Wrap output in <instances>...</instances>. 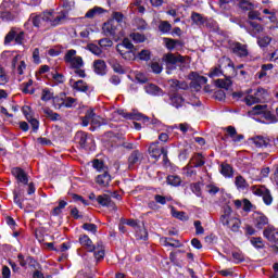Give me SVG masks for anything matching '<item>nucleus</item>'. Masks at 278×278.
Wrapping results in <instances>:
<instances>
[{"instance_id":"obj_3","label":"nucleus","mask_w":278,"mask_h":278,"mask_svg":"<svg viewBox=\"0 0 278 278\" xmlns=\"http://www.w3.org/2000/svg\"><path fill=\"white\" fill-rule=\"evenodd\" d=\"M43 18L48 27H58V25H62V23H64L66 20V12H55L54 10L46 11L43 12Z\"/></svg>"},{"instance_id":"obj_38","label":"nucleus","mask_w":278,"mask_h":278,"mask_svg":"<svg viewBox=\"0 0 278 278\" xmlns=\"http://www.w3.org/2000/svg\"><path fill=\"white\" fill-rule=\"evenodd\" d=\"M167 184L169 186H174V188H177L181 186V177L178 175H169L167 176Z\"/></svg>"},{"instance_id":"obj_25","label":"nucleus","mask_w":278,"mask_h":278,"mask_svg":"<svg viewBox=\"0 0 278 278\" xmlns=\"http://www.w3.org/2000/svg\"><path fill=\"white\" fill-rule=\"evenodd\" d=\"M18 14V11H10L8 9L0 8V18L2 21H14Z\"/></svg>"},{"instance_id":"obj_36","label":"nucleus","mask_w":278,"mask_h":278,"mask_svg":"<svg viewBox=\"0 0 278 278\" xmlns=\"http://www.w3.org/2000/svg\"><path fill=\"white\" fill-rule=\"evenodd\" d=\"M239 8L243 10V12H251V10H255V4H253L251 0H240Z\"/></svg>"},{"instance_id":"obj_1","label":"nucleus","mask_w":278,"mask_h":278,"mask_svg":"<svg viewBox=\"0 0 278 278\" xmlns=\"http://www.w3.org/2000/svg\"><path fill=\"white\" fill-rule=\"evenodd\" d=\"M78 241L86 251L93 253L97 262H101V260L105 257V248H103V243L100 242L97 245L92 244V240L87 235H81Z\"/></svg>"},{"instance_id":"obj_47","label":"nucleus","mask_w":278,"mask_h":278,"mask_svg":"<svg viewBox=\"0 0 278 278\" xmlns=\"http://www.w3.org/2000/svg\"><path fill=\"white\" fill-rule=\"evenodd\" d=\"M110 66L113 68L114 73L123 74L125 70H123V65L116 61V59H111L109 61Z\"/></svg>"},{"instance_id":"obj_48","label":"nucleus","mask_w":278,"mask_h":278,"mask_svg":"<svg viewBox=\"0 0 278 278\" xmlns=\"http://www.w3.org/2000/svg\"><path fill=\"white\" fill-rule=\"evenodd\" d=\"M170 103L174 108H181L184 105V98L176 93L170 97Z\"/></svg>"},{"instance_id":"obj_55","label":"nucleus","mask_w":278,"mask_h":278,"mask_svg":"<svg viewBox=\"0 0 278 278\" xmlns=\"http://www.w3.org/2000/svg\"><path fill=\"white\" fill-rule=\"evenodd\" d=\"M191 21L195 25H203L205 23V18L203 17V15H201L200 13H197V12H193L191 14Z\"/></svg>"},{"instance_id":"obj_15","label":"nucleus","mask_w":278,"mask_h":278,"mask_svg":"<svg viewBox=\"0 0 278 278\" xmlns=\"http://www.w3.org/2000/svg\"><path fill=\"white\" fill-rule=\"evenodd\" d=\"M28 23H31L34 27H48L47 20H45V13L39 15L31 14L28 22L25 24V27H27Z\"/></svg>"},{"instance_id":"obj_29","label":"nucleus","mask_w":278,"mask_h":278,"mask_svg":"<svg viewBox=\"0 0 278 278\" xmlns=\"http://www.w3.org/2000/svg\"><path fill=\"white\" fill-rule=\"evenodd\" d=\"M253 144H255V147H257V149H263V147H268L270 140H268L267 138L265 137H262V136H256V137H253L251 138Z\"/></svg>"},{"instance_id":"obj_14","label":"nucleus","mask_w":278,"mask_h":278,"mask_svg":"<svg viewBox=\"0 0 278 278\" xmlns=\"http://www.w3.org/2000/svg\"><path fill=\"white\" fill-rule=\"evenodd\" d=\"M231 51L238 58H249V47L247 45L235 42L231 45Z\"/></svg>"},{"instance_id":"obj_59","label":"nucleus","mask_w":278,"mask_h":278,"mask_svg":"<svg viewBox=\"0 0 278 278\" xmlns=\"http://www.w3.org/2000/svg\"><path fill=\"white\" fill-rule=\"evenodd\" d=\"M174 129H179L182 134H188V131H192V127L188 123L175 125Z\"/></svg>"},{"instance_id":"obj_50","label":"nucleus","mask_w":278,"mask_h":278,"mask_svg":"<svg viewBox=\"0 0 278 278\" xmlns=\"http://www.w3.org/2000/svg\"><path fill=\"white\" fill-rule=\"evenodd\" d=\"M16 38V28H12L4 37V45H12Z\"/></svg>"},{"instance_id":"obj_51","label":"nucleus","mask_w":278,"mask_h":278,"mask_svg":"<svg viewBox=\"0 0 278 278\" xmlns=\"http://www.w3.org/2000/svg\"><path fill=\"white\" fill-rule=\"evenodd\" d=\"M182 175L186 177H197V170L194 166L190 165V163L182 168Z\"/></svg>"},{"instance_id":"obj_39","label":"nucleus","mask_w":278,"mask_h":278,"mask_svg":"<svg viewBox=\"0 0 278 278\" xmlns=\"http://www.w3.org/2000/svg\"><path fill=\"white\" fill-rule=\"evenodd\" d=\"M163 244H164V247H173L174 249H179V247H181V242H179V240L173 239V238H164Z\"/></svg>"},{"instance_id":"obj_24","label":"nucleus","mask_w":278,"mask_h":278,"mask_svg":"<svg viewBox=\"0 0 278 278\" xmlns=\"http://www.w3.org/2000/svg\"><path fill=\"white\" fill-rule=\"evenodd\" d=\"M144 90L147 94H151L152 97H161V94H164V91L157 85L148 84L144 86Z\"/></svg>"},{"instance_id":"obj_31","label":"nucleus","mask_w":278,"mask_h":278,"mask_svg":"<svg viewBox=\"0 0 278 278\" xmlns=\"http://www.w3.org/2000/svg\"><path fill=\"white\" fill-rule=\"evenodd\" d=\"M235 186L237 190H239V192H242L243 190H247V188H249V182L247 181V179H244V177L237 176L235 178Z\"/></svg>"},{"instance_id":"obj_57","label":"nucleus","mask_w":278,"mask_h":278,"mask_svg":"<svg viewBox=\"0 0 278 278\" xmlns=\"http://www.w3.org/2000/svg\"><path fill=\"white\" fill-rule=\"evenodd\" d=\"M25 42V31L15 28V45H23Z\"/></svg>"},{"instance_id":"obj_46","label":"nucleus","mask_w":278,"mask_h":278,"mask_svg":"<svg viewBox=\"0 0 278 278\" xmlns=\"http://www.w3.org/2000/svg\"><path fill=\"white\" fill-rule=\"evenodd\" d=\"M170 86L176 90H188V83L186 81H179L177 79H173L170 80Z\"/></svg>"},{"instance_id":"obj_63","label":"nucleus","mask_w":278,"mask_h":278,"mask_svg":"<svg viewBox=\"0 0 278 278\" xmlns=\"http://www.w3.org/2000/svg\"><path fill=\"white\" fill-rule=\"evenodd\" d=\"M207 75L211 79H214V77H220V75H223V70H220V67H213Z\"/></svg>"},{"instance_id":"obj_18","label":"nucleus","mask_w":278,"mask_h":278,"mask_svg":"<svg viewBox=\"0 0 278 278\" xmlns=\"http://www.w3.org/2000/svg\"><path fill=\"white\" fill-rule=\"evenodd\" d=\"M12 175L15 176V178L17 179V181H20V184H24V186H27V184H29V178L27 177V173H25L23 168L14 167L12 169Z\"/></svg>"},{"instance_id":"obj_64","label":"nucleus","mask_w":278,"mask_h":278,"mask_svg":"<svg viewBox=\"0 0 278 278\" xmlns=\"http://www.w3.org/2000/svg\"><path fill=\"white\" fill-rule=\"evenodd\" d=\"M154 200H155V202L159 203L160 205H166V202H167V201H173L172 198L164 197V195H160V194L154 195Z\"/></svg>"},{"instance_id":"obj_17","label":"nucleus","mask_w":278,"mask_h":278,"mask_svg":"<svg viewBox=\"0 0 278 278\" xmlns=\"http://www.w3.org/2000/svg\"><path fill=\"white\" fill-rule=\"evenodd\" d=\"M248 31L250 36L256 37L264 31V26L257 22L248 21Z\"/></svg>"},{"instance_id":"obj_13","label":"nucleus","mask_w":278,"mask_h":278,"mask_svg":"<svg viewBox=\"0 0 278 278\" xmlns=\"http://www.w3.org/2000/svg\"><path fill=\"white\" fill-rule=\"evenodd\" d=\"M263 236L268 242H271V244H278V228L267 226L263 231Z\"/></svg>"},{"instance_id":"obj_6","label":"nucleus","mask_w":278,"mask_h":278,"mask_svg":"<svg viewBox=\"0 0 278 278\" xmlns=\"http://www.w3.org/2000/svg\"><path fill=\"white\" fill-rule=\"evenodd\" d=\"M117 52L124 58V60H134L136 54L134 53V43L126 38L122 43L116 47Z\"/></svg>"},{"instance_id":"obj_28","label":"nucleus","mask_w":278,"mask_h":278,"mask_svg":"<svg viewBox=\"0 0 278 278\" xmlns=\"http://www.w3.org/2000/svg\"><path fill=\"white\" fill-rule=\"evenodd\" d=\"M0 9L2 10H10L12 12H18V3L16 0H3Z\"/></svg>"},{"instance_id":"obj_12","label":"nucleus","mask_w":278,"mask_h":278,"mask_svg":"<svg viewBox=\"0 0 278 278\" xmlns=\"http://www.w3.org/2000/svg\"><path fill=\"white\" fill-rule=\"evenodd\" d=\"M160 142H154L152 144H150L149 147V153L150 156L153 157L154 160H157L159 157H162V155L165 157L166 160V155L168 154V149L166 148H160Z\"/></svg>"},{"instance_id":"obj_40","label":"nucleus","mask_w":278,"mask_h":278,"mask_svg":"<svg viewBox=\"0 0 278 278\" xmlns=\"http://www.w3.org/2000/svg\"><path fill=\"white\" fill-rule=\"evenodd\" d=\"M92 167L98 170V173H105L108 172V166L103 163V161H100L98 159L93 160Z\"/></svg>"},{"instance_id":"obj_33","label":"nucleus","mask_w":278,"mask_h":278,"mask_svg":"<svg viewBox=\"0 0 278 278\" xmlns=\"http://www.w3.org/2000/svg\"><path fill=\"white\" fill-rule=\"evenodd\" d=\"M254 94H255L256 101H258V103H264V101H266L268 99V91L262 87H258Z\"/></svg>"},{"instance_id":"obj_22","label":"nucleus","mask_w":278,"mask_h":278,"mask_svg":"<svg viewBox=\"0 0 278 278\" xmlns=\"http://www.w3.org/2000/svg\"><path fill=\"white\" fill-rule=\"evenodd\" d=\"M70 85L73 88V90H76L77 92H86L89 90L88 84L84 80H70Z\"/></svg>"},{"instance_id":"obj_41","label":"nucleus","mask_w":278,"mask_h":278,"mask_svg":"<svg viewBox=\"0 0 278 278\" xmlns=\"http://www.w3.org/2000/svg\"><path fill=\"white\" fill-rule=\"evenodd\" d=\"M266 108V105L257 104L250 111V114H252V116H264Z\"/></svg>"},{"instance_id":"obj_16","label":"nucleus","mask_w":278,"mask_h":278,"mask_svg":"<svg viewBox=\"0 0 278 278\" xmlns=\"http://www.w3.org/2000/svg\"><path fill=\"white\" fill-rule=\"evenodd\" d=\"M24 195L25 189L22 188L21 186L16 187L13 191V201L21 210H23V201H25V198H23Z\"/></svg>"},{"instance_id":"obj_53","label":"nucleus","mask_w":278,"mask_h":278,"mask_svg":"<svg viewBox=\"0 0 278 278\" xmlns=\"http://www.w3.org/2000/svg\"><path fill=\"white\" fill-rule=\"evenodd\" d=\"M270 42H273V38H270L268 36H263V37L257 38V45H258V47H261V49L268 47V45H270Z\"/></svg>"},{"instance_id":"obj_9","label":"nucleus","mask_w":278,"mask_h":278,"mask_svg":"<svg viewBox=\"0 0 278 278\" xmlns=\"http://www.w3.org/2000/svg\"><path fill=\"white\" fill-rule=\"evenodd\" d=\"M252 193H254L255 197H262L265 205H273V194H270V190H268L266 187L253 186Z\"/></svg>"},{"instance_id":"obj_8","label":"nucleus","mask_w":278,"mask_h":278,"mask_svg":"<svg viewBox=\"0 0 278 278\" xmlns=\"http://www.w3.org/2000/svg\"><path fill=\"white\" fill-rule=\"evenodd\" d=\"M11 66L13 68L14 75H17V81H23V77L21 76L25 74L27 64H25V61L21 60V55H15L13 58Z\"/></svg>"},{"instance_id":"obj_43","label":"nucleus","mask_w":278,"mask_h":278,"mask_svg":"<svg viewBox=\"0 0 278 278\" xmlns=\"http://www.w3.org/2000/svg\"><path fill=\"white\" fill-rule=\"evenodd\" d=\"M220 174L224 177H233V168L229 164H222Z\"/></svg>"},{"instance_id":"obj_54","label":"nucleus","mask_w":278,"mask_h":278,"mask_svg":"<svg viewBox=\"0 0 278 278\" xmlns=\"http://www.w3.org/2000/svg\"><path fill=\"white\" fill-rule=\"evenodd\" d=\"M170 29H173V25L166 21H162L159 25V30L162 34H170Z\"/></svg>"},{"instance_id":"obj_60","label":"nucleus","mask_w":278,"mask_h":278,"mask_svg":"<svg viewBox=\"0 0 278 278\" xmlns=\"http://www.w3.org/2000/svg\"><path fill=\"white\" fill-rule=\"evenodd\" d=\"M262 13H260V11H255V10H250V12L248 13V18L250 21H263V18L261 17Z\"/></svg>"},{"instance_id":"obj_11","label":"nucleus","mask_w":278,"mask_h":278,"mask_svg":"<svg viewBox=\"0 0 278 278\" xmlns=\"http://www.w3.org/2000/svg\"><path fill=\"white\" fill-rule=\"evenodd\" d=\"M189 79H191V86L194 90H201V86L207 84V77L201 76L197 72H191L189 74Z\"/></svg>"},{"instance_id":"obj_35","label":"nucleus","mask_w":278,"mask_h":278,"mask_svg":"<svg viewBox=\"0 0 278 278\" xmlns=\"http://www.w3.org/2000/svg\"><path fill=\"white\" fill-rule=\"evenodd\" d=\"M42 112L46 115V118H50V121H60V114L53 112L49 106L42 108Z\"/></svg>"},{"instance_id":"obj_7","label":"nucleus","mask_w":278,"mask_h":278,"mask_svg":"<svg viewBox=\"0 0 278 278\" xmlns=\"http://www.w3.org/2000/svg\"><path fill=\"white\" fill-rule=\"evenodd\" d=\"M163 62H165L166 68H168V71H175L179 64H184V62H186V58L181 54L167 53L164 54Z\"/></svg>"},{"instance_id":"obj_44","label":"nucleus","mask_w":278,"mask_h":278,"mask_svg":"<svg viewBox=\"0 0 278 278\" xmlns=\"http://www.w3.org/2000/svg\"><path fill=\"white\" fill-rule=\"evenodd\" d=\"M97 202L99 205H102V207H108L110 203H112V198L108 194L98 195Z\"/></svg>"},{"instance_id":"obj_4","label":"nucleus","mask_w":278,"mask_h":278,"mask_svg":"<svg viewBox=\"0 0 278 278\" xmlns=\"http://www.w3.org/2000/svg\"><path fill=\"white\" fill-rule=\"evenodd\" d=\"M83 127H88L91 125V131H94L97 127H101L103 125V117L94 114V111L89 110L86 112V115L81 117Z\"/></svg>"},{"instance_id":"obj_56","label":"nucleus","mask_w":278,"mask_h":278,"mask_svg":"<svg viewBox=\"0 0 278 278\" xmlns=\"http://www.w3.org/2000/svg\"><path fill=\"white\" fill-rule=\"evenodd\" d=\"M134 25L139 30H144L148 27L147 22L144 20L140 18V17H137V18L134 20Z\"/></svg>"},{"instance_id":"obj_62","label":"nucleus","mask_w":278,"mask_h":278,"mask_svg":"<svg viewBox=\"0 0 278 278\" xmlns=\"http://www.w3.org/2000/svg\"><path fill=\"white\" fill-rule=\"evenodd\" d=\"M130 38L131 40H134L136 43L138 42H144V40H147V38L144 37V35L140 34V33H131L130 34Z\"/></svg>"},{"instance_id":"obj_52","label":"nucleus","mask_w":278,"mask_h":278,"mask_svg":"<svg viewBox=\"0 0 278 278\" xmlns=\"http://www.w3.org/2000/svg\"><path fill=\"white\" fill-rule=\"evenodd\" d=\"M250 242L254 249H264V239L262 237H252Z\"/></svg>"},{"instance_id":"obj_32","label":"nucleus","mask_w":278,"mask_h":278,"mask_svg":"<svg viewBox=\"0 0 278 278\" xmlns=\"http://www.w3.org/2000/svg\"><path fill=\"white\" fill-rule=\"evenodd\" d=\"M65 99H66V94L61 93L60 96H54V98H52L53 101V108L55 110H62V108H64V103H65Z\"/></svg>"},{"instance_id":"obj_20","label":"nucleus","mask_w":278,"mask_h":278,"mask_svg":"<svg viewBox=\"0 0 278 278\" xmlns=\"http://www.w3.org/2000/svg\"><path fill=\"white\" fill-rule=\"evenodd\" d=\"M253 224L256 229L262 230L265 225H268V217L263 213H256L254 215Z\"/></svg>"},{"instance_id":"obj_37","label":"nucleus","mask_w":278,"mask_h":278,"mask_svg":"<svg viewBox=\"0 0 278 278\" xmlns=\"http://www.w3.org/2000/svg\"><path fill=\"white\" fill-rule=\"evenodd\" d=\"M54 93H53V89H49V88H43L41 90V101H51V99H54Z\"/></svg>"},{"instance_id":"obj_30","label":"nucleus","mask_w":278,"mask_h":278,"mask_svg":"<svg viewBox=\"0 0 278 278\" xmlns=\"http://www.w3.org/2000/svg\"><path fill=\"white\" fill-rule=\"evenodd\" d=\"M189 165L193 166L194 168H200V166H204L205 165V159H203V155L201 154H194L190 162Z\"/></svg>"},{"instance_id":"obj_27","label":"nucleus","mask_w":278,"mask_h":278,"mask_svg":"<svg viewBox=\"0 0 278 278\" xmlns=\"http://www.w3.org/2000/svg\"><path fill=\"white\" fill-rule=\"evenodd\" d=\"M108 65L105 64V61L103 60H96L93 62V71L97 73V75H105Z\"/></svg>"},{"instance_id":"obj_26","label":"nucleus","mask_w":278,"mask_h":278,"mask_svg":"<svg viewBox=\"0 0 278 278\" xmlns=\"http://www.w3.org/2000/svg\"><path fill=\"white\" fill-rule=\"evenodd\" d=\"M75 140L81 149H88V134L85 131H78L75 136Z\"/></svg>"},{"instance_id":"obj_58","label":"nucleus","mask_w":278,"mask_h":278,"mask_svg":"<svg viewBox=\"0 0 278 278\" xmlns=\"http://www.w3.org/2000/svg\"><path fill=\"white\" fill-rule=\"evenodd\" d=\"M190 190L195 194V197H202L203 191H201V184L200 182H193L190 185Z\"/></svg>"},{"instance_id":"obj_5","label":"nucleus","mask_w":278,"mask_h":278,"mask_svg":"<svg viewBox=\"0 0 278 278\" xmlns=\"http://www.w3.org/2000/svg\"><path fill=\"white\" fill-rule=\"evenodd\" d=\"M64 62L70 66V68H84V59L77 56V50H67L64 55Z\"/></svg>"},{"instance_id":"obj_2","label":"nucleus","mask_w":278,"mask_h":278,"mask_svg":"<svg viewBox=\"0 0 278 278\" xmlns=\"http://www.w3.org/2000/svg\"><path fill=\"white\" fill-rule=\"evenodd\" d=\"M233 211L231 210V206L226 205L223 207V213L219 217V223L224 227H227L231 231H238L240 229V225H242V222L240 218L232 216Z\"/></svg>"},{"instance_id":"obj_19","label":"nucleus","mask_w":278,"mask_h":278,"mask_svg":"<svg viewBox=\"0 0 278 278\" xmlns=\"http://www.w3.org/2000/svg\"><path fill=\"white\" fill-rule=\"evenodd\" d=\"M110 181H112V176L108 172H102V174L96 177V184L100 186V188H108Z\"/></svg>"},{"instance_id":"obj_10","label":"nucleus","mask_w":278,"mask_h":278,"mask_svg":"<svg viewBox=\"0 0 278 278\" xmlns=\"http://www.w3.org/2000/svg\"><path fill=\"white\" fill-rule=\"evenodd\" d=\"M253 89H248L245 91H239V92H235L233 97H238V99H242V97H244V103L247 105H255V103H260L255 93L252 94Z\"/></svg>"},{"instance_id":"obj_42","label":"nucleus","mask_w":278,"mask_h":278,"mask_svg":"<svg viewBox=\"0 0 278 278\" xmlns=\"http://www.w3.org/2000/svg\"><path fill=\"white\" fill-rule=\"evenodd\" d=\"M67 205H68V202H67V201L60 200V201H59V205L55 206V207L52 210V216H60V214H62V211L64 210V207H66Z\"/></svg>"},{"instance_id":"obj_49","label":"nucleus","mask_w":278,"mask_h":278,"mask_svg":"<svg viewBox=\"0 0 278 278\" xmlns=\"http://www.w3.org/2000/svg\"><path fill=\"white\" fill-rule=\"evenodd\" d=\"M104 10L101 7H96L91 10H89L86 14H85V18H94V16L97 14H103Z\"/></svg>"},{"instance_id":"obj_34","label":"nucleus","mask_w":278,"mask_h":278,"mask_svg":"<svg viewBox=\"0 0 278 278\" xmlns=\"http://www.w3.org/2000/svg\"><path fill=\"white\" fill-rule=\"evenodd\" d=\"M231 78H225V79H217L215 80V86L217 88H223L224 90H229L232 86Z\"/></svg>"},{"instance_id":"obj_61","label":"nucleus","mask_w":278,"mask_h":278,"mask_svg":"<svg viewBox=\"0 0 278 278\" xmlns=\"http://www.w3.org/2000/svg\"><path fill=\"white\" fill-rule=\"evenodd\" d=\"M98 45L101 49H108V47H112V45H114V41H112L110 38H103L98 41Z\"/></svg>"},{"instance_id":"obj_21","label":"nucleus","mask_w":278,"mask_h":278,"mask_svg":"<svg viewBox=\"0 0 278 278\" xmlns=\"http://www.w3.org/2000/svg\"><path fill=\"white\" fill-rule=\"evenodd\" d=\"M224 131L228 134L232 142H242V140H244V135H238V130H236V127L233 126L224 128Z\"/></svg>"},{"instance_id":"obj_23","label":"nucleus","mask_w":278,"mask_h":278,"mask_svg":"<svg viewBox=\"0 0 278 278\" xmlns=\"http://www.w3.org/2000/svg\"><path fill=\"white\" fill-rule=\"evenodd\" d=\"M141 162H142V153L136 150L128 157V167L134 168L136 164H140Z\"/></svg>"},{"instance_id":"obj_45","label":"nucleus","mask_w":278,"mask_h":278,"mask_svg":"<svg viewBox=\"0 0 278 278\" xmlns=\"http://www.w3.org/2000/svg\"><path fill=\"white\" fill-rule=\"evenodd\" d=\"M135 231L138 240H147L149 238V232L144 229V226H138Z\"/></svg>"}]
</instances>
